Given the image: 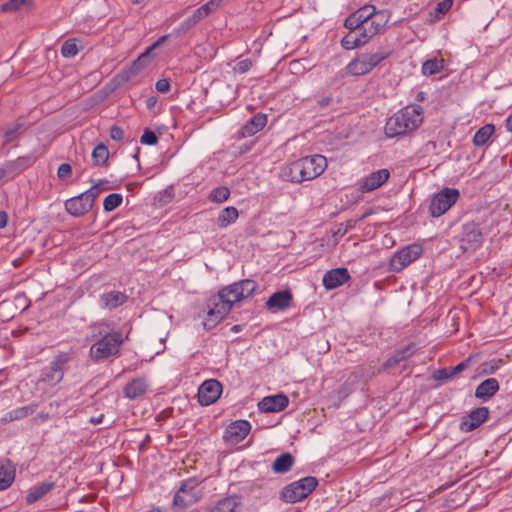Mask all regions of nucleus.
<instances>
[{"label": "nucleus", "mask_w": 512, "mask_h": 512, "mask_svg": "<svg viewBox=\"0 0 512 512\" xmlns=\"http://www.w3.org/2000/svg\"><path fill=\"white\" fill-rule=\"evenodd\" d=\"M499 382L496 378H488L482 381L475 389V397L485 402L499 391Z\"/></svg>", "instance_id": "393cba45"}, {"label": "nucleus", "mask_w": 512, "mask_h": 512, "mask_svg": "<svg viewBox=\"0 0 512 512\" xmlns=\"http://www.w3.org/2000/svg\"><path fill=\"white\" fill-rule=\"evenodd\" d=\"M505 126L508 131L512 132V114L506 119Z\"/></svg>", "instance_id": "0e129e2a"}, {"label": "nucleus", "mask_w": 512, "mask_h": 512, "mask_svg": "<svg viewBox=\"0 0 512 512\" xmlns=\"http://www.w3.org/2000/svg\"><path fill=\"white\" fill-rule=\"evenodd\" d=\"M218 3L219 2L217 0H211L208 3L202 5L200 8H204V13L206 16H208L212 11V7L218 5Z\"/></svg>", "instance_id": "bf43d9fd"}, {"label": "nucleus", "mask_w": 512, "mask_h": 512, "mask_svg": "<svg viewBox=\"0 0 512 512\" xmlns=\"http://www.w3.org/2000/svg\"><path fill=\"white\" fill-rule=\"evenodd\" d=\"M55 486L54 482H43L30 489L26 495V502L32 504L47 495Z\"/></svg>", "instance_id": "72a5a7b5"}, {"label": "nucleus", "mask_w": 512, "mask_h": 512, "mask_svg": "<svg viewBox=\"0 0 512 512\" xmlns=\"http://www.w3.org/2000/svg\"><path fill=\"white\" fill-rule=\"evenodd\" d=\"M367 43L358 28L349 30V32L341 39V46L346 50H352L361 47Z\"/></svg>", "instance_id": "2f4dec72"}, {"label": "nucleus", "mask_w": 512, "mask_h": 512, "mask_svg": "<svg viewBox=\"0 0 512 512\" xmlns=\"http://www.w3.org/2000/svg\"><path fill=\"white\" fill-rule=\"evenodd\" d=\"M390 51H377L375 53H363L361 54L363 56V59L366 60L368 66L372 70L374 67H376L379 63H381L383 60L388 58L390 56Z\"/></svg>", "instance_id": "58836bf2"}, {"label": "nucleus", "mask_w": 512, "mask_h": 512, "mask_svg": "<svg viewBox=\"0 0 512 512\" xmlns=\"http://www.w3.org/2000/svg\"><path fill=\"white\" fill-rule=\"evenodd\" d=\"M150 62V55L148 52L141 54L128 69L120 72L117 77L122 82L130 81L133 77L137 76Z\"/></svg>", "instance_id": "5701e85b"}, {"label": "nucleus", "mask_w": 512, "mask_h": 512, "mask_svg": "<svg viewBox=\"0 0 512 512\" xmlns=\"http://www.w3.org/2000/svg\"><path fill=\"white\" fill-rule=\"evenodd\" d=\"M171 34H167V35H164V36H161L156 42H154L148 49L146 52H148V54L150 55V52L155 49L156 47L160 46L161 44H163L167 39L168 37L170 36Z\"/></svg>", "instance_id": "13d9d810"}, {"label": "nucleus", "mask_w": 512, "mask_h": 512, "mask_svg": "<svg viewBox=\"0 0 512 512\" xmlns=\"http://www.w3.org/2000/svg\"><path fill=\"white\" fill-rule=\"evenodd\" d=\"M108 159H109L108 147L103 143H99L98 145H96L92 151L93 164L95 166H103V165L107 164Z\"/></svg>", "instance_id": "4c0bfd02"}, {"label": "nucleus", "mask_w": 512, "mask_h": 512, "mask_svg": "<svg viewBox=\"0 0 512 512\" xmlns=\"http://www.w3.org/2000/svg\"><path fill=\"white\" fill-rule=\"evenodd\" d=\"M23 124L19 123L15 127L7 129L4 133L5 143H11L18 139L19 131L22 129Z\"/></svg>", "instance_id": "49530a36"}, {"label": "nucleus", "mask_w": 512, "mask_h": 512, "mask_svg": "<svg viewBox=\"0 0 512 512\" xmlns=\"http://www.w3.org/2000/svg\"><path fill=\"white\" fill-rule=\"evenodd\" d=\"M110 137L115 141L122 140L124 137L123 129L116 125L112 126L110 129Z\"/></svg>", "instance_id": "5fc2aeb1"}, {"label": "nucleus", "mask_w": 512, "mask_h": 512, "mask_svg": "<svg viewBox=\"0 0 512 512\" xmlns=\"http://www.w3.org/2000/svg\"><path fill=\"white\" fill-rule=\"evenodd\" d=\"M257 286L254 280L243 279L219 290L217 295L210 297L208 300L207 318L203 323L204 327L206 329L213 328L229 314L234 303L251 297L255 293Z\"/></svg>", "instance_id": "f257e3e1"}, {"label": "nucleus", "mask_w": 512, "mask_h": 512, "mask_svg": "<svg viewBox=\"0 0 512 512\" xmlns=\"http://www.w3.org/2000/svg\"><path fill=\"white\" fill-rule=\"evenodd\" d=\"M157 103V98L155 96H151L146 100V106L147 108L151 109L155 106Z\"/></svg>", "instance_id": "e2e57ef3"}, {"label": "nucleus", "mask_w": 512, "mask_h": 512, "mask_svg": "<svg viewBox=\"0 0 512 512\" xmlns=\"http://www.w3.org/2000/svg\"><path fill=\"white\" fill-rule=\"evenodd\" d=\"M38 408L37 404H30L23 407H18L7 412L2 418L1 423L6 424L9 422L17 421L24 419L30 415H32Z\"/></svg>", "instance_id": "c756f323"}, {"label": "nucleus", "mask_w": 512, "mask_h": 512, "mask_svg": "<svg viewBox=\"0 0 512 512\" xmlns=\"http://www.w3.org/2000/svg\"><path fill=\"white\" fill-rule=\"evenodd\" d=\"M37 157L33 154L20 156L15 160L7 161L4 166L8 173L13 176L23 172L27 168L31 167L36 162Z\"/></svg>", "instance_id": "bb28decb"}, {"label": "nucleus", "mask_w": 512, "mask_h": 512, "mask_svg": "<svg viewBox=\"0 0 512 512\" xmlns=\"http://www.w3.org/2000/svg\"><path fill=\"white\" fill-rule=\"evenodd\" d=\"M11 303L14 305L15 310L20 313L27 310L31 304L29 298L25 295V293L16 294Z\"/></svg>", "instance_id": "37998d69"}, {"label": "nucleus", "mask_w": 512, "mask_h": 512, "mask_svg": "<svg viewBox=\"0 0 512 512\" xmlns=\"http://www.w3.org/2000/svg\"><path fill=\"white\" fill-rule=\"evenodd\" d=\"M90 329L92 331V338L100 337L90 347L89 357L91 360L100 362L119 354L124 343V338L120 331H109V324L105 321L93 323Z\"/></svg>", "instance_id": "f03ea898"}, {"label": "nucleus", "mask_w": 512, "mask_h": 512, "mask_svg": "<svg viewBox=\"0 0 512 512\" xmlns=\"http://www.w3.org/2000/svg\"><path fill=\"white\" fill-rule=\"evenodd\" d=\"M350 279L349 272L346 268H336L327 271L322 279L323 285L327 290L336 289Z\"/></svg>", "instance_id": "6ab92c4d"}, {"label": "nucleus", "mask_w": 512, "mask_h": 512, "mask_svg": "<svg viewBox=\"0 0 512 512\" xmlns=\"http://www.w3.org/2000/svg\"><path fill=\"white\" fill-rule=\"evenodd\" d=\"M318 486V479L306 476L286 485L280 492V499L286 503H296L307 498Z\"/></svg>", "instance_id": "423d86ee"}, {"label": "nucleus", "mask_w": 512, "mask_h": 512, "mask_svg": "<svg viewBox=\"0 0 512 512\" xmlns=\"http://www.w3.org/2000/svg\"><path fill=\"white\" fill-rule=\"evenodd\" d=\"M294 463L295 459L292 454L283 453L274 460L271 469L276 474H285L291 470Z\"/></svg>", "instance_id": "473e14b6"}, {"label": "nucleus", "mask_w": 512, "mask_h": 512, "mask_svg": "<svg viewBox=\"0 0 512 512\" xmlns=\"http://www.w3.org/2000/svg\"><path fill=\"white\" fill-rule=\"evenodd\" d=\"M229 197H230L229 188L226 186H218V187L212 189L208 198L210 201H212L214 203H223L226 200H228Z\"/></svg>", "instance_id": "a19ab883"}, {"label": "nucleus", "mask_w": 512, "mask_h": 512, "mask_svg": "<svg viewBox=\"0 0 512 512\" xmlns=\"http://www.w3.org/2000/svg\"><path fill=\"white\" fill-rule=\"evenodd\" d=\"M443 67H444V65H443L442 59H437V58L428 59L422 65V73L425 76H432L436 73L441 72Z\"/></svg>", "instance_id": "ea45409f"}, {"label": "nucleus", "mask_w": 512, "mask_h": 512, "mask_svg": "<svg viewBox=\"0 0 512 512\" xmlns=\"http://www.w3.org/2000/svg\"><path fill=\"white\" fill-rule=\"evenodd\" d=\"M15 479V467L10 460L0 461V490L11 486Z\"/></svg>", "instance_id": "7c9ffc66"}, {"label": "nucleus", "mask_w": 512, "mask_h": 512, "mask_svg": "<svg viewBox=\"0 0 512 512\" xmlns=\"http://www.w3.org/2000/svg\"><path fill=\"white\" fill-rule=\"evenodd\" d=\"M100 190L98 185H93L90 189L65 201L64 206L67 213L73 217H81L88 213L94 205Z\"/></svg>", "instance_id": "0eeeda50"}, {"label": "nucleus", "mask_w": 512, "mask_h": 512, "mask_svg": "<svg viewBox=\"0 0 512 512\" xmlns=\"http://www.w3.org/2000/svg\"><path fill=\"white\" fill-rule=\"evenodd\" d=\"M241 502L237 496H227L208 505L204 512H236Z\"/></svg>", "instance_id": "b1692460"}, {"label": "nucleus", "mask_w": 512, "mask_h": 512, "mask_svg": "<svg viewBox=\"0 0 512 512\" xmlns=\"http://www.w3.org/2000/svg\"><path fill=\"white\" fill-rule=\"evenodd\" d=\"M106 183V181H99L98 183H95L94 185H98V189L100 190V192H102L103 190H105L106 188L103 186L104 184Z\"/></svg>", "instance_id": "69168bd1"}, {"label": "nucleus", "mask_w": 512, "mask_h": 512, "mask_svg": "<svg viewBox=\"0 0 512 512\" xmlns=\"http://www.w3.org/2000/svg\"><path fill=\"white\" fill-rule=\"evenodd\" d=\"M251 424L247 420L232 422L225 431V439L232 443L241 442L250 432Z\"/></svg>", "instance_id": "a211bd4d"}, {"label": "nucleus", "mask_w": 512, "mask_h": 512, "mask_svg": "<svg viewBox=\"0 0 512 512\" xmlns=\"http://www.w3.org/2000/svg\"><path fill=\"white\" fill-rule=\"evenodd\" d=\"M289 404V399L284 394H277L264 397L258 407L262 412H279L284 410Z\"/></svg>", "instance_id": "412c9836"}, {"label": "nucleus", "mask_w": 512, "mask_h": 512, "mask_svg": "<svg viewBox=\"0 0 512 512\" xmlns=\"http://www.w3.org/2000/svg\"><path fill=\"white\" fill-rule=\"evenodd\" d=\"M421 254L422 247L420 245H408L393 255L390 260V268L394 272H400L409 264L417 260Z\"/></svg>", "instance_id": "9d476101"}, {"label": "nucleus", "mask_w": 512, "mask_h": 512, "mask_svg": "<svg viewBox=\"0 0 512 512\" xmlns=\"http://www.w3.org/2000/svg\"><path fill=\"white\" fill-rule=\"evenodd\" d=\"M222 393V384L216 379L204 381L198 389V401L203 406L216 402Z\"/></svg>", "instance_id": "f8f14e48"}, {"label": "nucleus", "mask_w": 512, "mask_h": 512, "mask_svg": "<svg viewBox=\"0 0 512 512\" xmlns=\"http://www.w3.org/2000/svg\"><path fill=\"white\" fill-rule=\"evenodd\" d=\"M267 124V116L263 113H257L238 131L240 138L251 137L261 131Z\"/></svg>", "instance_id": "4be33fe9"}, {"label": "nucleus", "mask_w": 512, "mask_h": 512, "mask_svg": "<svg viewBox=\"0 0 512 512\" xmlns=\"http://www.w3.org/2000/svg\"><path fill=\"white\" fill-rule=\"evenodd\" d=\"M390 177L388 169H380L372 172L359 181V191L362 193L370 192L381 187Z\"/></svg>", "instance_id": "dca6fc26"}, {"label": "nucleus", "mask_w": 512, "mask_h": 512, "mask_svg": "<svg viewBox=\"0 0 512 512\" xmlns=\"http://www.w3.org/2000/svg\"><path fill=\"white\" fill-rule=\"evenodd\" d=\"M389 19V12L387 10L378 11L372 18L359 28L362 36L367 38V42L387 24Z\"/></svg>", "instance_id": "ddd939ff"}, {"label": "nucleus", "mask_w": 512, "mask_h": 512, "mask_svg": "<svg viewBox=\"0 0 512 512\" xmlns=\"http://www.w3.org/2000/svg\"><path fill=\"white\" fill-rule=\"evenodd\" d=\"M201 497L198 483L194 478L182 481L179 489L174 495L173 506L181 510L196 503Z\"/></svg>", "instance_id": "1a4fd4ad"}, {"label": "nucleus", "mask_w": 512, "mask_h": 512, "mask_svg": "<svg viewBox=\"0 0 512 512\" xmlns=\"http://www.w3.org/2000/svg\"><path fill=\"white\" fill-rule=\"evenodd\" d=\"M148 388L145 378H135L127 383L123 389L124 396L130 400L143 396Z\"/></svg>", "instance_id": "cd10ccee"}, {"label": "nucleus", "mask_w": 512, "mask_h": 512, "mask_svg": "<svg viewBox=\"0 0 512 512\" xmlns=\"http://www.w3.org/2000/svg\"><path fill=\"white\" fill-rule=\"evenodd\" d=\"M170 89V83L167 79H159L156 82V90L160 93H166Z\"/></svg>", "instance_id": "4d7b16f0"}, {"label": "nucleus", "mask_w": 512, "mask_h": 512, "mask_svg": "<svg viewBox=\"0 0 512 512\" xmlns=\"http://www.w3.org/2000/svg\"><path fill=\"white\" fill-rule=\"evenodd\" d=\"M499 362L500 360H491L489 362H485L482 364V373L486 375H490L496 372L499 368Z\"/></svg>", "instance_id": "8fccbe9b"}, {"label": "nucleus", "mask_w": 512, "mask_h": 512, "mask_svg": "<svg viewBox=\"0 0 512 512\" xmlns=\"http://www.w3.org/2000/svg\"><path fill=\"white\" fill-rule=\"evenodd\" d=\"M78 46L76 43V39H68L66 40L61 47V54L64 57L70 58L74 57L78 54Z\"/></svg>", "instance_id": "c03bdc74"}, {"label": "nucleus", "mask_w": 512, "mask_h": 512, "mask_svg": "<svg viewBox=\"0 0 512 512\" xmlns=\"http://www.w3.org/2000/svg\"><path fill=\"white\" fill-rule=\"evenodd\" d=\"M127 300L128 296L124 292L112 290L100 295L99 305L102 309L114 310L125 304Z\"/></svg>", "instance_id": "aec40b11"}, {"label": "nucleus", "mask_w": 512, "mask_h": 512, "mask_svg": "<svg viewBox=\"0 0 512 512\" xmlns=\"http://www.w3.org/2000/svg\"><path fill=\"white\" fill-rule=\"evenodd\" d=\"M238 217L239 213L237 208L233 206H228L219 213L217 218V224L220 228H225L236 222Z\"/></svg>", "instance_id": "f704fd0d"}, {"label": "nucleus", "mask_w": 512, "mask_h": 512, "mask_svg": "<svg viewBox=\"0 0 512 512\" xmlns=\"http://www.w3.org/2000/svg\"><path fill=\"white\" fill-rule=\"evenodd\" d=\"M416 352L414 344H408L402 349L397 350L391 357H389L382 365V369H389L396 366L400 362L412 357Z\"/></svg>", "instance_id": "c85d7f7f"}, {"label": "nucleus", "mask_w": 512, "mask_h": 512, "mask_svg": "<svg viewBox=\"0 0 512 512\" xmlns=\"http://www.w3.org/2000/svg\"><path fill=\"white\" fill-rule=\"evenodd\" d=\"M483 242V234L479 226L473 222L463 226L460 248L463 252L475 251Z\"/></svg>", "instance_id": "9b49d317"}, {"label": "nucleus", "mask_w": 512, "mask_h": 512, "mask_svg": "<svg viewBox=\"0 0 512 512\" xmlns=\"http://www.w3.org/2000/svg\"><path fill=\"white\" fill-rule=\"evenodd\" d=\"M333 98L332 96H326L318 100V106L321 108H325L332 102Z\"/></svg>", "instance_id": "052dcab7"}, {"label": "nucleus", "mask_w": 512, "mask_h": 512, "mask_svg": "<svg viewBox=\"0 0 512 512\" xmlns=\"http://www.w3.org/2000/svg\"><path fill=\"white\" fill-rule=\"evenodd\" d=\"M470 362L471 357H468L454 367H445L438 369L434 372L433 378L438 381H446L453 379L456 375L466 370L469 367Z\"/></svg>", "instance_id": "a878e982"}, {"label": "nucleus", "mask_w": 512, "mask_h": 512, "mask_svg": "<svg viewBox=\"0 0 512 512\" xmlns=\"http://www.w3.org/2000/svg\"><path fill=\"white\" fill-rule=\"evenodd\" d=\"M378 11L376 7L373 5H364L355 12L351 13L344 21V26L353 30L356 28H361L364 22H367L372 16H374Z\"/></svg>", "instance_id": "4468645a"}, {"label": "nucleus", "mask_w": 512, "mask_h": 512, "mask_svg": "<svg viewBox=\"0 0 512 512\" xmlns=\"http://www.w3.org/2000/svg\"><path fill=\"white\" fill-rule=\"evenodd\" d=\"M123 201L122 195L118 193H112L105 197L103 201V208L106 212L113 211L121 205Z\"/></svg>", "instance_id": "79ce46f5"}, {"label": "nucleus", "mask_w": 512, "mask_h": 512, "mask_svg": "<svg viewBox=\"0 0 512 512\" xmlns=\"http://www.w3.org/2000/svg\"><path fill=\"white\" fill-rule=\"evenodd\" d=\"M28 1L29 0H9L8 2L1 5V10L3 12L16 11Z\"/></svg>", "instance_id": "09e8293b"}, {"label": "nucleus", "mask_w": 512, "mask_h": 512, "mask_svg": "<svg viewBox=\"0 0 512 512\" xmlns=\"http://www.w3.org/2000/svg\"><path fill=\"white\" fill-rule=\"evenodd\" d=\"M8 223V215L5 211H0V229L6 227Z\"/></svg>", "instance_id": "680f3d73"}, {"label": "nucleus", "mask_w": 512, "mask_h": 512, "mask_svg": "<svg viewBox=\"0 0 512 512\" xmlns=\"http://www.w3.org/2000/svg\"><path fill=\"white\" fill-rule=\"evenodd\" d=\"M293 295L289 289L273 293L266 302V307L272 311H284L292 306Z\"/></svg>", "instance_id": "f3484780"}, {"label": "nucleus", "mask_w": 512, "mask_h": 512, "mask_svg": "<svg viewBox=\"0 0 512 512\" xmlns=\"http://www.w3.org/2000/svg\"><path fill=\"white\" fill-rule=\"evenodd\" d=\"M7 173L8 172L5 168V166L3 168H0V180L3 179Z\"/></svg>", "instance_id": "338daca9"}, {"label": "nucleus", "mask_w": 512, "mask_h": 512, "mask_svg": "<svg viewBox=\"0 0 512 512\" xmlns=\"http://www.w3.org/2000/svg\"><path fill=\"white\" fill-rule=\"evenodd\" d=\"M423 121V108L420 105H407L386 121L384 132L388 138L405 135L416 130Z\"/></svg>", "instance_id": "20e7f679"}, {"label": "nucleus", "mask_w": 512, "mask_h": 512, "mask_svg": "<svg viewBox=\"0 0 512 512\" xmlns=\"http://www.w3.org/2000/svg\"><path fill=\"white\" fill-rule=\"evenodd\" d=\"M371 71L370 67L368 66L365 59H363V56L360 55L356 58H354L348 65H347V72L353 76H362Z\"/></svg>", "instance_id": "c9c22d12"}, {"label": "nucleus", "mask_w": 512, "mask_h": 512, "mask_svg": "<svg viewBox=\"0 0 512 512\" xmlns=\"http://www.w3.org/2000/svg\"><path fill=\"white\" fill-rule=\"evenodd\" d=\"M72 174V167L69 163H62L57 170V176L59 179H65Z\"/></svg>", "instance_id": "603ef678"}, {"label": "nucleus", "mask_w": 512, "mask_h": 512, "mask_svg": "<svg viewBox=\"0 0 512 512\" xmlns=\"http://www.w3.org/2000/svg\"><path fill=\"white\" fill-rule=\"evenodd\" d=\"M196 25L187 17L185 20H183L178 27H176L171 35L175 37H182L185 34H187L193 27Z\"/></svg>", "instance_id": "a18cd8bd"}, {"label": "nucleus", "mask_w": 512, "mask_h": 512, "mask_svg": "<svg viewBox=\"0 0 512 512\" xmlns=\"http://www.w3.org/2000/svg\"><path fill=\"white\" fill-rule=\"evenodd\" d=\"M205 17H206V14L204 13V8H198L188 18L196 25Z\"/></svg>", "instance_id": "6e6d98bb"}, {"label": "nucleus", "mask_w": 512, "mask_h": 512, "mask_svg": "<svg viewBox=\"0 0 512 512\" xmlns=\"http://www.w3.org/2000/svg\"><path fill=\"white\" fill-rule=\"evenodd\" d=\"M452 5V0H443L437 4L435 11L440 15H444L451 9Z\"/></svg>", "instance_id": "864d4df0"}, {"label": "nucleus", "mask_w": 512, "mask_h": 512, "mask_svg": "<svg viewBox=\"0 0 512 512\" xmlns=\"http://www.w3.org/2000/svg\"><path fill=\"white\" fill-rule=\"evenodd\" d=\"M488 417V407L482 406L475 408L467 416L462 418L460 428L464 432H471L484 423Z\"/></svg>", "instance_id": "2eb2a0df"}, {"label": "nucleus", "mask_w": 512, "mask_h": 512, "mask_svg": "<svg viewBox=\"0 0 512 512\" xmlns=\"http://www.w3.org/2000/svg\"><path fill=\"white\" fill-rule=\"evenodd\" d=\"M460 193L456 188H443L431 198L429 213L432 217L445 214L459 199Z\"/></svg>", "instance_id": "6e6552de"}, {"label": "nucleus", "mask_w": 512, "mask_h": 512, "mask_svg": "<svg viewBox=\"0 0 512 512\" xmlns=\"http://www.w3.org/2000/svg\"><path fill=\"white\" fill-rule=\"evenodd\" d=\"M140 142L145 145H155L158 142V137L155 132L146 128L140 138Z\"/></svg>", "instance_id": "de8ad7c7"}, {"label": "nucleus", "mask_w": 512, "mask_h": 512, "mask_svg": "<svg viewBox=\"0 0 512 512\" xmlns=\"http://www.w3.org/2000/svg\"><path fill=\"white\" fill-rule=\"evenodd\" d=\"M73 357L70 353L59 352L56 354L48 365L40 370L37 380L39 388H53L58 385L64 378L65 372L69 369Z\"/></svg>", "instance_id": "39448f33"}, {"label": "nucleus", "mask_w": 512, "mask_h": 512, "mask_svg": "<svg viewBox=\"0 0 512 512\" xmlns=\"http://www.w3.org/2000/svg\"><path fill=\"white\" fill-rule=\"evenodd\" d=\"M495 127L493 124H486L476 131L473 136V144L477 147H481L487 143L490 137L493 135Z\"/></svg>", "instance_id": "e433bc0d"}, {"label": "nucleus", "mask_w": 512, "mask_h": 512, "mask_svg": "<svg viewBox=\"0 0 512 512\" xmlns=\"http://www.w3.org/2000/svg\"><path fill=\"white\" fill-rule=\"evenodd\" d=\"M326 168V158L323 155L315 154L287 164L282 168L281 176L287 181L301 183L317 178Z\"/></svg>", "instance_id": "7ed1b4c3"}, {"label": "nucleus", "mask_w": 512, "mask_h": 512, "mask_svg": "<svg viewBox=\"0 0 512 512\" xmlns=\"http://www.w3.org/2000/svg\"><path fill=\"white\" fill-rule=\"evenodd\" d=\"M102 418H103V415H100L98 418H92L91 422L95 423V424L101 423Z\"/></svg>", "instance_id": "774afa93"}, {"label": "nucleus", "mask_w": 512, "mask_h": 512, "mask_svg": "<svg viewBox=\"0 0 512 512\" xmlns=\"http://www.w3.org/2000/svg\"><path fill=\"white\" fill-rule=\"evenodd\" d=\"M252 61L250 59H243L239 61L233 68L235 73L243 74L250 70Z\"/></svg>", "instance_id": "3c124183"}]
</instances>
